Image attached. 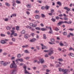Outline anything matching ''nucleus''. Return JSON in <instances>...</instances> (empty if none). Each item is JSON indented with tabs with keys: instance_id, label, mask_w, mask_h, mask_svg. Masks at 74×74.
<instances>
[{
	"instance_id": "nucleus-1",
	"label": "nucleus",
	"mask_w": 74,
	"mask_h": 74,
	"mask_svg": "<svg viewBox=\"0 0 74 74\" xmlns=\"http://www.w3.org/2000/svg\"><path fill=\"white\" fill-rule=\"evenodd\" d=\"M44 52H50L48 53V55H49V56H51V55L53 53V49L52 48H51L49 50H44Z\"/></svg>"
},
{
	"instance_id": "nucleus-2",
	"label": "nucleus",
	"mask_w": 74,
	"mask_h": 74,
	"mask_svg": "<svg viewBox=\"0 0 74 74\" xmlns=\"http://www.w3.org/2000/svg\"><path fill=\"white\" fill-rule=\"evenodd\" d=\"M59 71H62L64 72V74H67V72L69 71V70L67 69H62L61 68H59Z\"/></svg>"
},
{
	"instance_id": "nucleus-3",
	"label": "nucleus",
	"mask_w": 74,
	"mask_h": 74,
	"mask_svg": "<svg viewBox=\"0 0 74 74\" xmlns=\"http://www.w3.org/2000/svg\"><path fill=\"white\" fill-rule=\"evenodd\" d=\"M0 63L1 64H2L3 66H7L8 64L10 63V62H4L3 61H1L0 62Z\"/></svg>"
},
{
	"instance_id": "nucleus-4",
	"label": "nucleus",
	"mask_w": 74,
	"mask_h": 74,
	"mask_svg": "<svg viewBox=\"0 0 74 74\" xmlns=\"http://www.w3.org/2000/svg\"><path fill=\"white\" fill-rule=\"evenodd\" d=\"M10 68L11 69H12V68H14L15 69H16V67H17V66H16V64H11L10 65Z\"/></svg>"
},
{
	"instance_id": "nucleus-5",
	"label": "nucleus",
	"mask_w": 74,
	"mask_h": 74,
	"mask_svg": "<svg viewBox=\"0 0 74 74\" xmlns=\"http://www.w3.org/2000/svg\"><path fill=\"white\" fill-rule=\"evenodd\" d=\"M36 41H37V39L34 38H32V39L30 40L29 41L31 42H35Z\"/></svg>"
},
{
	"instance_id": "nucleus-6",
	"label": "nucleus",
	"mask_w": 74,
	"mask_h": 74,
	"mask_svg": "<svg viewBox=\"0 0 74 74\" xmlns=\"http://www.w3.org/2000/svg\"><path fill=\"white\" fill-rule=\"evenodd\" d=\"M29 37V34H25L24 36V37L26 39H27L28 38V37Z\"/></svg>"
},
{
	"instance_id": "nucleus-7",
	"label": "nucleus",
	"mask_w": 74,
	"mask_h": 74,
	"mask_svg": "<svg viewBox=\"0 0 74 74\" xmlns=\"http://www.w3.org/2000/svg\"><path fill=\"white\" fill-rule=\"evenodd\" d=\"M64 9L66 10L67 11H69L70 10V9L68 8L67 7H64Z\"/></svg>"
},
{
	"instance_id": "nucleus-8",
	"label": "nucleus",
	"mask_w": 74,
	"mask_h": 74,
	"mask_svg": "<svg viewBox=\"0 0 74 74\" xmlns=\"http://www.w3.org/2000/svg\"><path fill=\"white\" fill-rule=\"evenodd\" d=\"M39 62H40L42 64L44 63V59L43 58H41Z\"/></svg>"
},
{
	"instance_id": "nucleus-9",
	"label": "nucleus",
	"mask_w": 74,
	"mask_h": 74,
	"mask_svg": "<svg viewBox=\"0 0 74 74\" xmlns=\"http://www.w3.org/2000/svg\"><path fill=\"white\" fill-rule=\"evenodd\" d=\"M35 17L36 19H40V17L39 15L36 14L35 16Z\"/></svg>"
},
{
	"instance_id": "nucleus-10",
	"label": "nucleus",
	"mask_w": 74,
	"mask_h": 74,
	"mask_svg": "<svg viewBox=\"0 0 74 74\" xmlns=\"http://www.w3.org/2000/svg\"><path fill=\"white\" fill-rule=\"evenodd\" d=\"M16 71V70L15 69L12 70L11 71V73L12 74H14L15 73Z\"/></svg>"
},
{
	"instance_id": "nucleus-11",
	"label": "nucleus",
	"mask_w": 74,
	"mask_h": 74,
	"mask_svg": "<svg viewBox=\"0 0 74 74\" xmlns=\"http://www.w3.org/2000/svg\"><path fill=\"white\" fill-rule=\"evenodd\" d=\"M62 23H63V22H62V21L59 22V23H58L57 24V25L58 26H60V25H61V24H62Z\"/></svg>"
},
{
	"instance_id": "nucleus-12",
	"label": "nucleus",
	"mask_w": 74,
	"mask_h": 74,
	"mask_svg": "<svg viewBox=\"0 0 74 74\" xmlns=\"http://www.w3.org/2000/svg\"><path fill=\"white\" fill-rule=\"evenodd\" d=\"M47 30V29L44 28H42L41 29V30L42 31H46Z\"/></svg>"
},
{
	"instance_id": "nucleus-13",
	"label": "nucleus",
	"mask_w": 74,
	"mask_h": 74,
	"mask_svg": "<svg viewBox=\"0 0 74 74\" xmlns=\"http://www.w3.org/2000/svg\"><path fill=\"white\" fill-rule=\"evenodd\" d=\"M26 6L28 8H31V5L30 4H27Z\"/></svg>"
},
{
	"instance_id": "nucleus-14",
	"label": "nucleus",
	"mask_w": 74,
	"mask_h": 74,
	"mask_svg": "<svg viewBox=\"0 0 74 74\" xmlns=\"http://www.w3.org/2000/svg\"><path fill=\"white\" fill-rule=\"evenodd\" d=\"M45 8L46 9V10H48L49 8V6H48L47 5H46L45 7Z\"/></svg>"
},
{
	"instance_id": "nucleus-15",
	"label": "nucleus",
	"mask_w": 74,
	"mask_h": 74,
	"mask_svg": "<svg viewBox=\"0 0 74 74\" xmlns=\"http://www.w3.org/2000/svg\"><path fill=\"white\" fill-rule=\"evenodd\" d=\"M12 33H11V35H13L14 33H15V31L14 30H12L11 31Z\"/></svg>"
},
{
	"instance_id": "nucleus-16",
	"label": "nucleus",
	"mask_w": 74,
	"mask_h": 74,
	"mask_svg": "<svg viewBox=\"0 0 74 74\" xmlns=\"http://www.w3.org/2000/svg\"><path fill=\"white\" fill-rule=\"evenodd\" d=\"M24 52L26 53H30V52L27 51V50H25L24 51Z\"/></svg>"
},
{
	"instance_id": "nucleus-17",
	"label": "nucleus",
	"mask_w": 74,
	"mask_h": 74,
	"mask_svg": "<svg viewBox=\"0 0 74 74\" xmlns=\"http://www.w3.org/2000/svg\"><path fill=\"white\" fill-rule=\"evenodd\" d=\"M42 49H47V47L43 46V47L42 48Z\"/></svg>"
},
{
	"instance_id": "nucleus-18",
	"label": "nucleus",
	"mask_w": 74,
	"mask_h": 74,
	"mask_svg": "<svg viewBox=\"0 0 74 74\" xmlns=\"http://www.w3.org/2000/svg\"><path fill=\"white\" fill-rule=\"evenodd\" d=\"M43 36L44 39L45 40L47 39V37H46V35H45V34H43Z\"/></svg>"
},
{
	"instance_id": "nucleus-19",
	"label": "nucleus",
	"mask_w": 74,
	"mask_h": 74,
	"mask_svg": "<svg viewBox=\"0 0 74 74\" xmlns=\"http://www.w3.org/2000/svg\"><path fill=\"white\" fill-rule=\"evenodd\" d=\"M57 4L59 5L60 6L62 5V4L61 3H60V2H57Z\"/></svg>"
},
{
	"instance_id": "nucleus-20",
	"label": "nucleus",
	"mask_w": 74,
	"mask_h": 74,
	"mask_svg": "<svg viewBox=\"0 0 74 74\" xmlns=\"http://www.w3.org/2000/svg\"><path fill=\"white\" fill-rule=\"evenodd\" d=\"M64 45L65 46V47H67L68 46V45L66 43V42H64Z\"/></svg>"
},
{
	"instance_id": "nucleus-21",
	"label": "nucleus",
	"mask_w": 74,
	"mask_h": 74,
	"mask_svg": "<svg viewBox=\"0 0 74 74\" xmlns=\"http://www.w3.org/2000/svg\"><path fill=\"white\" fill-rule=\"evenodd\" d=\"M28 45H23L22 46V48H27L28 47Z\"/></svg>"
},
{
	"instance_id": "nucleus-22",
	"label": "nucleus",
	"mask_w": 74,
	"mask_h": 74,
	"mask_svg": "<svg viewBox=\"0 0 74 74\" xmlns=\"http://www.w3.org/2000/svg\"><path fill=\"white\" fill-rule=\"evenodd\" d=\"M1 44H5L6 43V42H5L4 40H1Z\"/></svg>"
},
{
	"instance_id": "nucleus-23",
	"label": "nucleus",
	"mask_w": 74,
	"mask_h": 74,
	"mask_svg": "<svg viewBox=\"0 0 74 74\" xmlns=\"http://www.w3.org/2000/svg\"><path fill=\"white\" fill-rule=\"evenodd\" d=\"M6 29L7 30H10L11 29V27H10L9 26H7L6 27Z\"/></svg>"
},
{
	"instance_id": "nucleus-24",
	"label": "nucleus",
	"mask_w": 74,
	"mask_h": 74,
	"mask_svg": "<svg viewBox=\"0 0 74 74\" xmlns=\"http://www.w3.org/2000/svg\"><path fill=\"white\" fill-rule=\"evenodd\" d=\"M29 29H30L31 30L32 32H33L35 30V29H34L32 28V27H30Z\"/></svg>"
},
{
	"instance_id": "nucleus-25",
	"label": "nucleus",
	"mask_w": 74,
	"mask_h": 74,
	"mask_svg": "<svg viewBox=\"0 0 74 74\" xmlns=\"http://www.w3.org/2000/svg\"><path fill=\"white\" fill-rule=\"evenodd\" d=\"M16 3L17 4H21V1H18V0H16Z\"/></svg>"
},
{
	"instance_id": "nucleus-26",
	"label": "nucleus",
	"mask_w": 74,
	"mask_h": 74,
	"mask_svg": "<svg viewBox=\"0 0 74 74\" xmlns=\"http://www.w3.org/2000/svg\"><path fill=\"white\" fill-rule=\"evenodd\" d=\"M70 55L72 57H74V54L71 53H70Z\"/></svg>"
},
{
	"instance_id": "nucleus-27",
	"label": "nucleus",
	"mask_w": 74,
	"mask_h": 74,
	"mask_svg": "<svg viewBox=\"0 0 74 74\" xmlns=\"http://www.w3.org/2000/svg\"><path fill=\"white\" fill-rule=\"evenodd\" d=\"M25 31L24 30H23L21 32V34H25Z\"/></svg>"
},
{
	"instance_id": "nucleus-28",
	"label": "nucleus",
	"mask_w": 74,
	"mask_h": 74,
	"mask_svg": "<svg viewBox=\"0 0 74 74\" xmlns=\"http://www.w3.org/2000/svg\"><path fill=\"white\" fill-rule=\"evenodd\" d=\"M31 35L32 37H34L35 36V34L34 33H31Z\"/></svg>"
},
{
	"instance_id": "nucleus-29",
	"label": "nucleus",
	"mask_w": 74,
	"mask_h": 74,
	"mask_svg": "<svg viewBox=\"0 0 74 74\" xmlns=\"http://www.w3.org/2000/svg\"><path fill=\"white\" fill-rule=\"evenodd\" d=\"M41 17H42V18H45V15H44V14H41Z\"/></svg>"
},
{
	"instance_id": "nucleus-30",
	"label": "nucleus",
	"mask_w": 74,
	"mask_h": 74,
	"mask_svg": "<svg viewBox=\"0 0 74 74\" xmlns=\"http://www.w3.org/2000/svg\"><path fill=\"white\" fill-rule=\"evenodd\" d=\"M17 58H21V55L20 54H19L17 56Z\"/></svg>"
},
{
	"instance_id": "nucleus-31",
	"label": "nucleus",
	"mask_w": 74,
	"mask_h": 74,
	"mask_svg": "<svg viewBox=\"0 0 74 74\" xmlns=\"http://www.w3.org/2000/svg\"><path fill=\"white\" fill-rule=\"evenodd\" d=\"M23 60V59L22 58L19 59V61H20V62H22Z\"/></svg>"
},
{
	"instance_id": "nucleus-32",
	"label": "nucleus",
	"mask_w": 74,
	"mask_h": 74,
	"mask_svg": "<svg viewBox=\"0 0 74 74\" xmlns=\"http://www.w3.org/2000/svg\"><path fill=\"white\" fill-rule=\"evenodd\" d=\"M63 34L64 36H66L67 35V33L66 32H64L63 33Z\"/></svg>"
},
{
	"instance_id": "nucleus-33",
	"label": "nucleus",
	"mask_w": 74,
	"mask_h": 74,
	"mask_svg": "<svg viewBox=\"0 0 74 74\" xmlns=\"http://www.w3.org/2000/svg\"><path fill=\"white\" fill-rule=\"evenodd\" d=\"M0 36H1V37H5V35L3 34H0Z\"/></svg>"
},
{
	"instance_id": "nucleus-34",
	"label": "nucleus",
	"mask_w": 74,
	"mask_h": 74,
	"mask_svg": "<svg viewBox=\"0 0 74 74\" xmlns=\"http://www.w3.org/2000/svg\"><path fill=\"white\" fill-rule=\"evenodd\" d=\"M59 29H58V28L57 27H56L55 28V30H56V31H58V30H59Z\"/></svg>"
},
{
	"instance_id": "nucleus-35",
	"label": "nucleus",
	"mask_w": 74,
	"mask_h": 74,
	"mask_svg": "<svg viewBox=\"0 0 74 74\" xmlns=\"http://www.w3.org/2000/svg\"><path fill=\"white\" fill-rule=\"evenodd\" d=\"M49 34H53V31H49L48 32Z\"/></svg>"
},
{
	"instance_id": "nucleus-36",
	"label": "nucleus",
	"mask_w": 74,
	"mask_h": 74,
	"mask_svg": "<svg viewBox=\"0 0 74 74\" xmlns=\"http://www.w3.org/2000/svg\"><path fill=\"white\" fill-rule=\"evenodd\" d=\"M39 12V11L38 10H36L35 11L34 13H35L36 14H38Z\"/></svg>"
},
{
	"instance_id": "nucleus-37",
	"label": "nucleus",
	"mask_w": 74,
	"mask_h": 74,
	"mask_svg": "<svg viewBox=\"0 0 74 74\" xmlns=\"http://www.w3.org/2000/svg\"><path fill=\"white\" fill-rule=\"evenodd\" d=\"M5 5H7V6H8V7H9V6H10V4H9V3H5Z\"/></svg>"
},
{
	"instance_id": "nucleus-38",
	"label": "nucleus",
	"mask_w": 74,
	"mask_h": 74,
	"mask_svg": "<svg viewBox=\"0 0 74 74\" xmlns=\"http://www.w3.org/2000/svg\"><path fill=\"white\" fill-rule=\"evenodd\" d=\"M24 72H25V74H27V73H28V71H27L26 70H24Z\"/></svg>"
},
{
	"instance_id": "nucleus-39",
	"label": "nucleus",
	"mask_w": 74,
	"mask_h": 74,
	"mask_svg": "<svg viewBox=\"0 0 74 74\" xmlns=\"http://www.w3.org/2000/svg\"><path fill=\"white\" fill-rule=\"evenodd\" d=\"M7 55V53L5 52L3 53V55L4 56H6Z\"/></svg>"
},
{
	"instance_id": "nucleus-40",
	"label": "nucleus",
	"mask_w": 74,
	"mask_h": 74,
	"mask_svg": "<svg viewBox=\"0 0 74 74\" xmlns=\"http://www.w3.org/2000/svg\"><path fill=\"white\" fill-rule=\"evenodd\" d=\"M19 27L18 26L16 27V30H19Z\"/></svg>"
},
{
	"instance_id": "nucleus-41",
	"label": "nucleus",
	"mask_w": 74,
	"mask_h": 74,
	"mask_svg": "<svg viewBox=\"0 0 74 74\" xmlns=\"http://www.w3.org/2000/svg\"><path fill=\"white\" fill-rule=\"evenodd\" d=\"M51 42H53L55 40L53 39H51Z\"/></svg>"
},
{
	"instance_id": "nucleus-42",
	"label": "nucleus",
	"mask_w": 74,
	"mask_h": 74,
	"mask_svg": "<svg viewBox=\"0 0 74 74\" xmlns=\"http://www.w3.org/2000/svg\"><path fill=\"white\" fill-rule=\"evenodd\" d=\"M74 29H73L72 28H69V30L70 31H73Z\"/></svg>"
},
{
	"instance_id": "nucleus-43",
	"label": "nucleus",
	"mask_w": 74,
	"mask_h": 74,
	"mask_svg": "<svg viewBox=\"0 0 74 74\" xmlns=\"http://www.w3.org/2000/svg\"><path fill=\"white\" fill-rule=\"evenodd\" d=\"M12 40L13 42H15V38H12Z\"/></svg>"
},
{
	"instance_id": "nucleus-44",
	"label": "nucleus",
	"mask_w": 74,
	"mask_h": 74,
	"mask_svg": "<svg viewBox=\"0 0 74 74\" xmlns=\"http://www.w3.org/2000/svg\"><path fill=\"white\" fill-rule=\"evenodd\" d=\"M50 12L52 13H53L54 12V10L53 9H51Z\"/></svg>"
},
{
	"instance_id": "nucleus-45",
	"label": "nucleus",
	"mask_w": 74,
	"mask_h": 74,
	"mask_svg": "<svg viewBox=\"0 0 74 74\" xmlns=\"http://www.w3.org/2000/svg\"><path fill=\"white\" fill-rule=\"evenodd\" d=\"M36 49H38V50H39V49H40V47L36 46Z\"/></svg>"
},
{
	"instance_id": "nucleus-46",
	"label": "nucleus",
	"mask_w": 74,
	"mask_h": 74,
	"mask_svg": "<svg viewBox=\"0 0 74 74\" xmlns=\"http://www.w3.org/2000/svg\"><path fill=\"white\" fill-rule=\"evenodd\" d=\"M37 26V24H35L34 25L33 24V25L32 26V27H36Z\"/></svg>"
},
{
	"instance_id": "nucleus-47",
	"label": "nucleus",
	"mask_w": 74,
	"mask_h": 74,
	"mask_svg": "<svg viewBox=\"0 0 74 74\" xmlns=\"http://www.w3.org/2000/svg\"><path fill=\"white\" fill-rule=\"evenodd\" d=\"M58 60L60 61V62H62L63 61V60L62 59H58Z\"/></svg>"
},
{
	"instance_id": "nucleus-48",
	"label": "nucleus",
	"mask_w": 74,
	"mask_h": 74,
	"mask_svg": "<svg viewBox=\"0 0 74 74\" xmlns=\"http://www.w3.org/2000/svg\"><path fill=\"white\" fill-rule=\"evenodd\" d=\"M72 23V21H70L68 22V24H71Z\"/></svg>"
},
{
	"instance_id": "nucleus-49",
	"label": "nucleus",
	"mask_w": 74,
	"mask_h": 74,
	"mask_svg": "<svg viewBox=\"0 0 74 74\" xmlns=\"http://www.w3.org/2000/svg\"><path fill=\"white\" fill-rule=\"evenodd\" d=\"M51 20L52 21H53V22H55V21H56L55 19L54 18H52Z\"/></svg>"
},
{
	"instance_id": "nucleus-50",
	"label": "nucleus",
	"mask_w": 74,
	"mask_h": 74,
	"mask_svg": "<svg viewBox=\"0 0 74 74\" xmlns=\"http://www.w3.org/2000/svg\"><path fill=\"white\" fill-rule=\"evenodd\" d=\"M4 21H5L6 22H7V21H8V19L7 18H5L4 19Z\"/></svg>"
},
{
	"instance_id": "nucleus-51",
	"label": "nucleus",
	"mask_w": 74,
	"mask_h": 74,
	"mask_svg": "<svg viewBox=\"0 0 74 74\" xmlns=\"http://www.w3.org/2000/svg\"><path fill=\"white\" fill-rule=\"evenodd\" d=\"M12 16H13L15 17L16 16V14H12Z\"/></svg>"
},
{
	"instance_id": "nucleus-52",
	"label": "nucleus",
	"mask_w": 74,
	"mask_h": 74,
	"mask_svg": "<svg viewBox=\"0 0 74 74\" xmlns=\"http://www.w3.org/2000/svg\"><path fill=\"white\" fill-rule=\"evenodd\" d=\"M36 29L38 30H40V28L39 27H36Z\"/></svg>"
},
{
	"instance_id": "nucleus-53",
	"label": "nucleus",
	"mask_w": 74,
	"mask_h": 74,
	"mask_svg": "<svg viewBox=\"0 0 74 74\" xmlns=\"http://www.w3.org/2000/svg\"><path fill=\"white\" fill-rule=\"evenodd\" d=\"M59 45L60 46H63L64 45L63 43H60Z\"/></svg>"
},
{
	"instance_id": "nucleus-54",
	"label": "nucleus",
	"mask_w": 74,
	"mask_h": 74,
	"mask_svg": "<svg viewBox=\"0 0 74 74\" xmlns=\"http://www.w3.org/2000/svg\"><path fill=\"white\" fill-rule=\"evenodd\" d=\"M45 56V58H48V55L47 54H46Z\"/></svg>"
},
{
	"instance_id": "nucleus-55",
	"label": "nucleus",
	"mask_w": 74,
	"mask_h": 74,
	"mask_svg": "<svg viewBox=\"0 0 74 74\" xmlns=\"http://www.w3.org/2000/svg\"><path fill=\"white\" fill-rule=\"evenodd\" d=\"M69 35L70 36H74V35L73 34L71 33H69Z\"/></svg>"
},
{
	"instance_id": "nucleus-56",
	"label": "nucleus",
	"mask_w": 74,
	"mask_h": 74,
	"mask_svg": "<svg viewBox=\"0 0 74 74\" xmlns=\"http://www.w3.org/2000/svg\"><path fill=\"white\" fill-rule=\"evenodd\" d=\"M69 51H70L71 50H73V49L72 47H70L69 49Z\"/></svg>"
},
{
	"instance_id": "nucleus-57",
	"label": "nucleus",
	"mask_w": 74,
	"mask_h": 74,
	"mask_svg": "<svg viewBox=\"0 0 74 74\" xmlns=\"http://www.w3.org/2000/svg\"><path fill=\"white\" fill-rule=\"evenodd\" d=\"M16 4L15 3H13L12 5L13 7H15V6H16Z\"/></svg>"
},
{
	"instance_id": "nucleus-58",
	"label": "nucleus",
	"mask_w": 74,
	"mask_h": 74,
	"mask_svg": "<svg viewBox=\"0 0 74 74\" xmlns=\"http://www.w3.org/2000/svg\"><path fill=\"white\" fill-rule=\"evenodd\" d=\"M49 29H50V31H53L52 30V28H51V27H49Z\"/></svg>"
},
{
	"instance_id": "nucleus-59",
	"label": "nucleus",
	"mask_w": 74,
	"mask_h": 74,
	"mask_svg": "<svg viewBox=\"0 0 74 74\" xmlns=\"http://www.w3.org/2000/svg\"><path fill=\"white\" fill-rule=\"evenodd\" d=\"M19 59H18L16 60V62H19Z\"/></svg>"
},
{
	"instance_id": "nucleus-60",
	"label": "nucleus",
	"mask_w": 74,
	"mask_h": 74,
	"mask_svg": "<svg viewBox=\"0 0 74 74\" xmlns=\"http://www.w3.org/2000/svg\"><path fill=\"white\" fill-rule=\"evenodd\" d=\"M33 24L32 23H30L29 24L30 26H32V27H33Z\"/></svg>"
},
{
	"instance_id": "nucleus-61",
	"label": "nucleus",
	"mask_w": 74,
	"mask_h": 74,
	"mask_svg": "<svg viewBox=\"0 0 74 74\" xmlns=\"http://www.w3.org/2000/svg\"><path fill=\"white\" fill-rule=\"evenodd\" d=\"M49 44H55V43L54 42H49Z\"/></svg>"
},
{
	"instance_id": "nucleus-62",
	"label": "nucleus",
	"mask_w": 74,
	"mask_h": 74,
	"mask_svg": "<svg viewBox=\"0 0 74 74\" xmlns=\"http://www.w3.org/2000/svg\"><path fill=\"white\" fill-rule=\"evenodd\" d=\"M48 14L50 16L52 15V13H51H51H49Z\"/></svg>"
},
{
	"instance_id": "nucleus-63",
	"label": "nucleus",
	"mask_w": 74,
	"mask_h": 74,
	"mask_svg": "<svg viewBox=\"0 0 74 74\" xmlns=\"http://www.w3.org/2000/svg\"><path fill=\"white\" fill-rule=\"evenodd\" d=\"M9 44H10V45H12V44H13V42H9Z\"/></svg>"
},
{
	"instance_id": "nucleus-64",
	"label": "nucleus",
	"mask_w": 74,
	"mask_h": 74,
	"mask_svg": "<svg viewBox=\"0 0 74 74\" xmlns=\"http://www.w3.org/2000/svg\"><path fill=\"white\" fill-rule=\"evenodd\" d=\"M41 8L42 10H44V9L45 8V7L43 6Z\"/></svg>"
}]
</instances>
